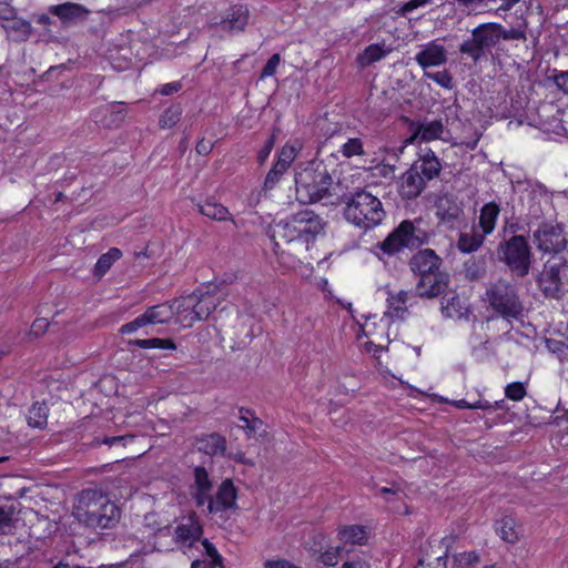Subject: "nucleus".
I'll return each instance as SVG.
<instances>
[{
    "label": "nucleus",
    "mask_w": 568,
    "mask_h": 568,
    "mask_svg": "<svg viewBox=\"0 0 568 568\" xmlns=\"http://www.w3.org/2000/svg\"><path fill=\"white\" fill-rule=\"evenodd\" d=\"M74 515L89 528L108 529L119 523L121 510L100 490L85 489L79 495Z\"/></svg>",
    "instance_id": "1"
},
{
    "label": "nucleus",
    "mask_w": 568,
    "mask_h": 568,
    "mask_svg": "<svg viewBox=\"0 0 568 568\" xmlns=\"http://www.w3.org/2000/svg\"><path fill=\"white\" fill-rule=\"evenodd\" d=\"M332 183V176L322 162L311 161L295 169L296 199L303 204L328 196Z\"/></svg>",
    "instance_id": "2"
},
{
    "label": "nucleus",
    "mask_w": 568,
    "mask_h": 568,
    "mask_svg": "<svg viewBox=\"0 0 568 568\" xmlns=\"http://www.w3.org/2000/svg\"><path fill=\"white\" fill-rule=\"evenodd\" d=\"M323 231L321 217L312 211H302L286 221L278 222L273 229V242L283 240L286 243L308 245ZM308 246H306V250Z\"/></svg>",
    "instance_id": "3"
},
{
    "label": "nucleus",
    "mask_w": 568,
    "mask_h": 568,
    "mask_svg": "<svg viewBox=\"0 0 568 568\" xmlns=\"http://www.w3.org/2000/svg\"><path fill=\"white\" fill-rule=\"evenodd\" d=\"M345 219L362 230H372L379 225L385 217L381 200L367 191H359L347 200Z\"/></svg>",
    "instance_id": "4"
},
{
    "label": "nucleus",
    "mask_w": 568,
    "mask_h": 568,
    "mask_svg": "<svg viewBox=\"0 0 568 568\" xmlns=\"http://www.w3.org/2000/svg\"><path fill=\"white\" fill-rule=\"evenodd\" d=\"M219 298L206 291H196L174 300L175 321L183 327H191L195 322L206 320L217 307Z\"/></svg>",
    "instance_id": "5"
},
{
    "label": "nucleus",
    "mask_w": 568,
    "mask_h": 568,
    "mask_svg": "<svg viewBox=\"0 0 568 568\" xmlns=\"http://www.w3.org/2000/svg\"><path fill=\"white\" fill-rule=\"evenodd\" d=\"M489 306L506 320L519 318L523 314V305L515 288L505 281L491 284L485 294Z\"/></svg>",
    "instance_id": "6"
},
{
    "label": "nucleus",
    "mask_w": 568,
    "mask_h": 568,
    "mask_svg": "<svg viewBox=\"0 0 568 568\" xmlns=\"http://www.w3.org/2000/svg\"><path fill=\"white\" fill-rule=\"evenodd\" d=\"M503 258L510 271L519 277L529 273L531 253L523 235L510 237L501 247Z\"/></svg>",
    "instance_id": "7"
},
{
    "label": "nucleus",
    "mask_w": 568,
    "mask_h": 568,
    "mask_svg": "<svg viewBox=\"0 0 568 568\" xmlns=\"http://www.w3.org/2000/svg\"><path fill=\"white\" fill-rule=\"evenodd\" d=\"M423 243V234L416 231L414 224L404 221L381 244V250L386 254H395L405 247L419 246Z\"/></svg>",
    "instance_id": "8"
},
{
    "label": "nucleus",
    "mask_w": 568,
    "mask_h": 568,
    "mask_svg": "<svg viewBox=\"0 0 568 568\" xmlns=\"http://www.w3.org/2000/svg\"><path fill=\"white\" fill-rule=\"evenodd\" d=\"M175 317L174 302L163 303L149 307L143 314L120 328L121 334H132L140 329H146L151 325L163 324Z\"/></svg>",
    "instance_id": "9"
},
{
    "label": "nucleus",
    "mask_w": 568,
    "mask_h": 568,
    "mask_svg": "<svg viewBox=\"0 0 568 568\" xmlns=\"http://www.w3.org/2000/svg\"><path fill=\"white\" fill-rule=\"evenodd\" d=\"M568 273V265L560 258L548 260L538 278V285L547 297L559 298L562 292V280Z\"/></svg>",
    "instance_id": "10"
},
{
    "label": "nucleus",
    "mask_w": 568,
    "mask_h": 568,
    "mask_svg": "<svg viewBox=\"0 0 568 568\" xmlns=\"http://www.w3.org/2000/svg\"><path fill=\"white\" fill-rule=\"evenodd\" d=\"M0 26L9 39L26 40L31 33V24L17 16V10L9 3H0Z\"/></svg>",
    "instance_id": "11"
},
{
    "label": "nucleus",
    "mask_w": 568,
    "mask_h": 568,
    "mask_svg": "<svg viewBox=\"0 0 568 568\" xmlns=\"http://www.w3.org/2000/svg\"><path fill=\"white\" fill-rule=\"evenodd\" d=\"M194 483L191 485V496L197 508L209 506L213 497V480L204 466H196L193 469Z\"/></svg>",
    "instance_id": "12"
},
{
    "label": "nucleus",
    "mask_w": 568,
    "mask_h": 568,
    "mask_svg": "<svg viewBox=\"0 0 568 568\" xmlns=\"http://www.w3.org/2000/svg\"><path fill=\"white\" fill-rule=\"evenodd\" d=\"M248 17L250 11L247 7L237 3L231 6L219 21H212V26L230 33H239L244 31L247 26Z\"/></svg>",
    "instance_id": "13"
},
{
    "label": "nucleus",
    "mask_w": 568,
    "mask_h": 568,
    "mask_svg": "<svg viewBox=\"0 0 568 568\" xmlns=\"http://www.w3.org/2000/svg\"><path fill=\"white\" fill-rule=\"evenodd\" d=\"M237 488L232 479H224L217 488L215 496L206 508L209 514H217L236 508Z\"/></svg>",
    "instance_id": "14"
},
{
    "label": "nucleus",
    "mask_w": 568,
    "mask_h": 568,
    "mask_svg": "<svg viewBox=\"0 0 568 568\" xmlns=\"http://www.w3.org/2000/svg\"><path fill=\"white\" fill-rule=\"evenodd\" d=\"M437 216L449 227H458L464 222L463 202L452 195H444L437 202Z\"/></svg>",
    "instance_id": "15"
},
{
    "label": "nucleus",
    "mask_w": 568,
    "mask_h": 568,
    "mask_svg": "<svg viewBox=\"0 0 568 568\" xmlns=\"http://www.w3.org/2000/svg\"><path fill=\"white\" fill-rule=\"evenodd\" d=\"M415 60L423 69L440 67L447 62V50L439 40H432L420 47Z\"/></svg>",
    "instance_id": "16"
},
{
    "label": "nucleus",
    "mask_w": 568,
    "mask_h": 568,
    "mask_svg": "<svg viewBox=\"0 0 568 568\" xmlns=\"http://www.w3.org/2000/svg\"><path fill=\"white\" fill-rule=\"evenodd\" d=\"M203 528L194 516H190L186 523H181L175 527L174 540L182 547L191 548L193 544L200 540Z\"/></svg>",
    "instance_id": "17"
},
{
    "label": "nucleus",
    "mask_w": 568,
    "mask_h": 568,
    "mask_svg": "<svg viewBox=\"0 0 568 568\" xmlns=\"http://www.w3.org/2000/svg\"><path fill=\"white\" fill-rule=\"evenodd\" d=\"M444 133V125L440 121H426L413 126V134L405 140L404 146L416 141L430 142L440 139Z\"/></svg>",
    "instance_id": "18"
},
{
    "label": "nucleus",
    "mask_w": 568,
    "mask_h": 568,
    "mask_svg": "<svg viewBox=\"0 0 568 568\" xmlns=\"http://www.w3.org/2000/svg\"><path fill=\"white\" fill-rule=\"evenodd\" d=\"M535 240L538 248L546 253L558 252L565 247V237L555 227L539 229L535 233Z\"/></svg>",
    "instance_id": "19"
},
{
    "label": "nucleus",
    "mask_w": 568,
    "mask_h": 568,
    "mask_svg": "<svg viewBox=\"0 0 568 568\" xmlns=\"http://www.w3.org/2000/svg\"><path fill=\"white\" fill-rule=\"evenodd\" d=\"M424 187V179L419 174L417 165L407 170L398 182V190L403 197L413 199L419 195Z\"/></svg>",
    "instance_id": "20"
},
{
    "label": "nucleus",
    "mask_w": 568,
    "mask_h": 568,
    "mask_svg": "<svg viewBox=\"0 0 568 568\" xmlns=\"http://www.w3.org/2000/svg\"><path fill=\"white\" fill-rule=\"evenodd\" d=\"M226 444V438L220 433L203 434L196 438L199 452L211 457H224Z\"/></svg>",
    "instance_id": "21"
},
{
    "label": "nucleus",
    "mask_w": 568,
    "mask_h": 568,
    "mask_svg": "<svg viewBox=\"0 0 568 568\" xmlns=\"http://www.w3.org/2000/svg\"><path fill=\"white\" fill-rule=\"evenodd\" d=\"M439 267V257L432 250H422L410 260L413 272L423 276L425 274L436 273Z\"/></svg>",
    "instance_id": "22"
},
{
    "label": "nucleus",
    "mask_w": 568,
    "mask_h": 568,
    "mask_svg": "<svg viewBox=\"0 0 568 568\" xmlns=\"http://www.w3.org/2000/svg\"><path fill=\"white\" fill-rule=\"evenodd\" d=\"M413 294L406 291H400L395 294H390L387 297V311L386 315L392 320H404L408 314V305Z\"/></svg>",
    "instance_id": "23"
},
{
    "label": "nucleus",
    "mask_w": 568,
    "mask_h": 568,
    "mask_svg": "<svg viewBox=\"0 0 568 568\" xmlns=\"http://www.w3.org/2000/svg\"><path fill=\"white\" fill-rule=\"evenodd\" d=\"M49 12L58 17L63 22H72L80 19H85L89 14V10L79 3L64 2L61 4H54L49 8Z\"/></svg>",
    "instance_id": "24"
},
{
    "label": "nucleus",
    "mask_w": 568,
    "mask_h": 568,
    "mask_svg": "<svg viewBox=\"0 0 568 568\" xmlns=\"http://www.w3.org/2000/svg\"><path fill=\"white\" fill-rule=\"evenodd\" d=\"M473 37L477 39L484 50H489L500 41L499 24H481L473 30Z\"/></svg>",
    "instance_id": "25"
},
{
    "label": "nucleus",
    "mask_w": 568,
    "mask_h": 568,
    "mask_svg": "<svg viewBox=\"0 0 568 568\" xmlns=\"http://www.w3.org/2000/svg\"><path fill=\"white\" fill-rule=\"evenodd\" d=\"M442 312L446 317L460 318L468 313V306L464 298L456 293H448L442 298Z\"/></svg>",
    "instance_id": "26"
},
{
    "label": "nucleus",
    "mask_w": 568,
    "mask_h": 568,
    "mask_svg": "<svg viewBox=\"0 0 568 568\" xmlns=\"http://www.w3.org/2000/svg\"><path fill=\"white\" fill-rule=\"evenodd\" d=\"M444 287L445 283L437 272L420 276L417 285L418 294L426 297L439 295Z\"/></svg>",
    "instance_id": "27"
},
{
    "label": "nucleus",
    "mask_w": 568,
    "mask_h": 568,
    "mask_svg": "<svg viewBox=\"0 0 568 568\" xmlns=\"http://www.w3.org/2000/svg\"><path fill=\"white\" fill-rule=\"evenodd\" d=\"M499 213L500 207L495 202L486 203L481 207L478 225L480 232L484 233L486 236L494 232Z\"/></svg>",
    "instance_id": "28"
},
{
    "label": "nucleus",
    "mask_w": 568,
    "mask_h": 568,
    "mask_svg": "<svg viewBox=\"0 0 568 568\" xmlns=\"http://www.w3.org/2000/svg\"><path fill=\"white\" fill-rule=\"evenodd\" d=\"M485 237L484 233L473 227L470 231L460 232L457 247L463 253L475 252L481 246Z\"/></svg>",
    "instance_id": "29"
},
{
    "label": "nucleus",
    "mask_w": 568,
    "mask_h": 568,
    "mask_svg": "<svg viewBox=\"0 0 568 568\" xmlns=\"http://www.w3.org/2000/svg\"><path fill=\"white\" fill-rule=\"evenodd\" d=\"M199 212L214 221H232L231 213L226 206L212 200L196 204Z\"/></svg>",
    "instance_id": "30"
},
{
    "label": "nucleus",
    "mask_w": 568,
    "mask_h": 568,
    "mask_svg": "<svg viewBox=\"0 0 568 568\" xmlns=\"http://www.w3.org/2000/svg\"><path fill=\"white\" fill-rule=\"evenodd\" d=\"M128 351L134 352L135 347L141 349H168L175 351V344L170 338H144L128 341Z\"/></svg>",
    "instance_id": "31"
},
{
    "label": "nucleus",
    "mask_w": 568,
    "mask_h": 568,
    "mask_svg": "<svg viewBox=\"0 0 568 568\" xmlns=\"http://www.w3.org/2000/svg\"><path fill=\"white\" fill-rule=\"evenodd\" d=\"M202 546L204 548V554L210 558V560L196 559L192 562L191 568H224L223 557L219 554L215 546L209 539H203Z\"/></svg>",
    "instance_id": "32"
},
{
    "label": "nucleus",
    "mask_w": 568,
    "mask_h": 568,
    "mask_svg": "<svg viewBox=\"0 0 568 568\" xmlns=\"http://www.w3.org/2000/svg\"><path fill=\"white\" fill-rule=\"evenodd\" d=\"M18 514L19 510L13 504L0 500V535H9L13 532L18 521V518H16Z\"/></svg>",
    "instance_id": "33"
},
{
    "label": "nucleus",
    "mask_w": 568,
    "mask_h": 568,
    "mask_svg": "<svg viewBox=\"0 0 568 568\" xmlns=\"http://www.w3.org/2000/svg\"><path fill=\"white\" fill-rule=\"evenodd\" d=\"M497 535L506 542L515 544L519 538L516 520L511 516H504L495 524Z\"/></svg>",
    "instance_id": "34"
},
{
    "label": "nucleus",
    "mask_w": 568,
    "mask_h": 568,
    "mask_svg": "<svg viewBox=\"0 0 568 568\" xmlns=\"http://www.w3.org/2000/svg\"><path fill=\"white\" fill-rule=\"evenodd\" d=\"M371 318H375V316L367 317L364 324L357 323L356 333H357V339H358L361 351L364 353H367V354H371V353L376 354L378 352H382L383 349L379 345H377L373 341L368 339V335L372 334L371 323H369Z\"/></svg>",
    "instance_id": "35"
},
{
    "label": "nucleus",
    "mask_w": 568,
    "mask_h": 568,
    "mask_svg": "<svg viewBox=\"0 0 568 568\" xmlns=\"http://www.w3.org/2000/svg\"><path fill=\"white\" fill-rule=\"evenodd\" d=\"M49 408L44 402H36L27 416L28 425L33 428L43 429L48 424Z\"/></svg>",
    "instance_id": "36"
},
{
    "label": "nucleus",
    "mask_w": 568,
    "mask_h": 568,
    "mask_svg": "<svg viewBox=\"0 0 568 568\" xmlns=\"http://www.w3.org/2000/svg\"><path fill=\"white\" fill-rule=\"evenodd\" d=\"M122 257V252L118 247L110 248L106 253L102 254L97 261L93 274L98 278H101L111 266Z\"/></svg>",
    "instance_id": "37"
},
{
    "label": "nucleus",
    "mask_w": 568,
    "mask_h": 568,
    "mask_svg": "<svg viewBox=\"0 0 568 568\" xmlns=\"http://www.w3.org/2000/svg\"><path fill=\"white\" fill-rule=\"evenodd\" d=\"M452 541H453L452 537L443 538L442 544L446 546V551L444 552V555H439V556L426 555L418 560L415 568H447L448 547Z\"/></svg>",
    "instance_id": "38"
},
{
    "label": "nucleus",
    "mask_w": 568,
    "mask_h": 568,
    "mask_svg": "<svg viewBox=\"0 0 568 568\" xmlns=\"http://www.w3.org/2000/svg\"><path fill=\"white\" fill-rule=\"evenodd\" d=\"M240 412V420L244 424L243 428L247 437H252L256 434V432L262 427L263 420L255 416L254 412L250 408L241 407Z\"/></svg>",
    "instance_id": "39"
},
{
    "label": "nucleus",
    "mask_w": 568,
    "mask_h": 568,
    "mask_svg": "<svg viewBox=\"0 0 568 568\" xmlns=\"http://www.w3.org/2000/svg\"><path fill=\"white\" fill-rule=\"evenodd\" d=\"M338 536L343 542L351 545H363L367 538L366 530L358 525L345 527L338 532Z\"/></svg>",
    "instance_id": "40"
},
{
    "label": "nucleus",
    "mask_w": 568,
    "mask_h": 568,
    "mask_svg": "<svg viewBox=\"0 0 568 568\" xmlns=\"http://www.w3.org/2000/svg\"><path fill=\"white\" fill-rule=\"evenodd\" d=\"M302 148L303 143L300 140L287 142L278 151L276 160L287 166H291L298 153L302 151Z\"/></svg>",
    "instance_id": "41"
},
{
    "label": "nucleus",
    "mask_w": 568,
    "mask_h": 568,
    "mask_svg": "<svg viewBox=\"0 0 568 568\" xmlns=\"http://www.w3.org/2000/svg\"><path fill=\"white\" fill-rule=\"evenodd\" d=\"M387 50L382 44L375 43L368 45L364 52L358 57V61L362 65H368L376 61L382 60L386 57Z\"/></svg>",
    "instance_id": "42"
},
{
    "label": "nucleus",
    "mask_w": 568,
    "mask_h": 568,
    "mask_svg": "<svg viewBox=\"0 0 568 568\" xmlns=\"http://www.w3.org/2000/svg\"><path fill=\"white\" fill-rule=\"evenodd\" d=\"M419 174H423L426 179L432 180L437 176L440 171V163L438 159L432 153V155H425L420 160Z\"/></svg>",
    "instance_id": "43"
},
{
    "label": "nucleus",
    "mask_w": 568,
    "mask_h": 568,
    "mask_svg": "<svg viewBox=\"0 0 568 568\" xmlns=\"http://www.w3.org/2000/svg\"><path fill=\"white\" fill-rule=\"evenodd\" d=\"M479 562V556L475 551L453 555L452 568H475Z\"/></svg>",
    "instance_id": "44"
},
{
    "label": "nucleus",
    "mask_w": 568,
    "mask_h": 568,
    "mask_svg": "<svg viewBox=\"0 0 568 568\" xmlns=\"http://www.w3.org/2000/svg\"><path fill=\"white\" fill-rule=\"evenodd\" d=\"M527 22L524 21L520 26L510 29H504L499 24L500 40H526L527 39Z\"/></svg>",
    "instance_id": "45"
},
{
    "label": "nucleus",
    "mask_w": 568,
    "mask_h": 568,
    "mask_svg": "<svg viewBox=\"0 0 568 568\" xmlns=\"http://www.w3.org/2000/svg\"><path fill=\"white\" fill-rule=\"evenodd\" d=\"M341 153L346 158L354 155H362L364 153L363 143L361 139L353 138L348 139L339 149Z\"/></svg>",
    "instance_id": "46"
},
{
    "label": "nucleus",
    "mask_w": 568,
    "mask_h": 568,
    "mask_svg": "<svg viewBox=\"0 0 568 568\" xmlns=\"http://www.w3.org/2000/svg\"><path fill=\"white\" fill-rule=\"evenodd\" d=\"M484 49L477 42V39L473 37L471 40L465 41L460 45V52L468 54L475 61L479 60L484 55Z\"/></svg>",
    "instance_id": "47"
},
{
    "label": "nucleus",
    "mask_w": 568,
    "mask_h": 568,
    "mask_svg": "<svg viewBox=\"0 0 568 568\" xmlns=\"http://www.w3.org/2000/svg\"><path fill=\"white\" fill-rule=\"evenodd\" d=\"M181 116V110L178 106L169 108L163 112L160 118V125L163 129H170L174 126Z\"/></svg>",
    "instance_id": "48"
},
{
    "label": "nucleus",
    "mask_w": 568,
    "mask_h": 568,
    "mask_svg": "<svg viewBox=\"0 0 568 568\" xmlns=\"http://www.w3.org/2000/svg\"><path fill=\"white\" fill-rule=\"evenodd\" d=\"M505 395L511 400H520L526 396V387L520 382L510 383L505 387Z\"/></svg>",
    "instance_id": "49"
},
{
    "label": "nucleus",
    "mask_w": 568,
    "mask_h": 568,
    "mask_svg": "<svg viewBox=\"0 0 568 568\" xmlns=\"http://www.w3.org/2000/svg\"><path fill=\"white\" fill-rule=\"evenodd\" d=\"M273 251L278 256L280 263L287 268H293L298 263V260L293 254L286 253L284 250H280L278 242L274 243Z\"/></svg>",
    "instance_id": "50"
},
{
    "label": "nucleus",
    "mask_w": 568,
    "mask_h": 568,
    "mask_svg": "<svg viewBox=\"0 0 568 568\" xmlns=\"http://www.w3.org/2000/svg\"><path fill=\"white\" fill-rule=\"evenodd\" d=\"M426 4H429L428 0H408L398 6L395 12L400 17H406L408 13Z\"/></svg>",
    "instance_id": "51"
},
{
    "label": "nucleus",
    "mask_w": 568,
    "mask_h": 568,
    "mask_svg": "<svg viewBox=\"0 0 568 568\" xmlns=\"http://www.w3.org/2000/svg\"><path fill=\"white\" fill-rule=\"evenodd\" d=\"M527 191H528L529 196H531L534 200H537L539 204L541 202L549 201V195H548L547 189L539 183L530 184L529 189Z\"/></svg>",
    "instance_id": "52"
},
{
    "label": "nucleus",
    "mask_w": 568,
    "mask_h": 568,
    "mask_svg": "<svg viewBox=\"0 0 568 568\" xmlns=\"http://www.w3.org/2000/svg\"><path fill=\"white\" fill-rule=\"evenodd\" d=\"M280 63H281V55L278 53H274L268 59L266 64L264 65L262 73H261V79H265V78H270V77L274 75Z\"/></svg>",
    "instance_id": "53"
},
{
    "label": "nucleus",
    "mask_w": 568,
    "mask_h": 568,
    "mask_svg": "<svg viewBox=\"0 0 568 568\" xmlns=\"http://www.w3.org/2000/svg\"><path fill=\"white\" fill-rule=\"evenodd\" d=\"M426 77L443 88L449 89L452 88V77L446 71H438L433 73H426Z\"/></svg>",
    "instance_id": "54"
},
{
    "label": "nucleus",
    "mask_w": 568,
    "mask_h": 568,
    "mask_svg": "<svg viewBox=\"0 0 568 568\" xmlns=\"http://www.w3.org/2000/svg\"><path fill=\"white\" fill-rule=\"evenodd\" d=\"M48 327H49V322L47 318H43V317L37 318L32 323L30 331L28 333L29 338L31 339V336H34V337L41 336L42 334L45 333Z\"/></svg>",
    "instance_id": "55"
},
{
    "label": "nucleus",
    "mask_w": 568,
    "mask_h": 568,
    "mask_svg": "<svg viewBox=\"0 0 568 568\" xmlns=\"http://www.w3.org/2000/svg\"><path fill=\"white\" fill-rule=\"evenodd\" d=\"M341 551V547L329 548L321 555V561L326 566H335Z\"/></svg>",
    "instance_id": "56"
},
{
    "label": "nucleus",
    "mask_w": 568,
    "mask_h": 568,
    "mask_svg": "<svg viewBox=\"0 0 568 568\" xmlns=\"http://www.w3.org/2000/svg\"><path fill=\"white\" fill-rule=\"evenodd\" d=\"M496 0H457L458 4L464 7L468 13H471L483 6H487L489 2Z\"/></svg>",
    "instance_id": "57"
},
{
    "label": "nucleus",
    "mask_w": 568,
    "mask_h": 568,
    "mask_svg": "<svg viewBox=\"0 0 568 568\" xmlns=\"http://www.w3.org/2000/svg\"><path fill=\"white\" fill-rule=\"evenodd\" d=\"M283 175L276 172V170L271 169L264 180V190L271 191L273 190L277 183L282 180Z\"/></svg>",
    "instance_id": "58"
},
{
    "label": "nucleus",
    "mask_w": 568,
    "mask_h": 568,
    "mask_svg": "<svg viewBox=\"0 0 568 568\" xmlns=\"http://www.w3.org/2000/svg\"><path fill=\"white\" fill-rule=\"evenodd\" d=\"M554 124L550 123L549 126H546L547 131H551L557 135L567 134L568 135V128L564 124V121L561 118L555 119Z\"/></svg>",
    "instance_id": "59"
},
{
    "label": "nucleus",
    "mask_w": 568,
    "mask_h": 568,
    "mask_svg": "<svg viewBox=\"0 0 568 568\" xmlns=\"http://www.w3.org/2000/svg\"><path fill=\"white\" fill-rule=\"evenodd\" d=\"M274 138L272 136L265 142L264 146L258 151L257 160L260 163H264L266 161V159L270 156L272 152Z\"/></svg>",
    "instance_id": "60"
},
{
    "label": "nucleus",
    "mask_w": 568,
    "mask_h": 568,
    "mask_svg": "<svg viewBox=\"0 0 568 568\" xmlns=\"http://www.w3.org/2000/svg\"><path fill=\"white\" fill-rule=\"evenodd\" d=\"M556 85L568 93V71L560 72L554 77Z\"/></svg>",
    "instance_id": "61"
},
{
    "label": "nucleus",
    "mask_w": 568,
    "mask_h": 568,
    "mask_svg": "<svg viewBox=\"0 0 568 568\" xmlns=\"http://www.w3.org/2000/svg\"><path fill=\"white\" fill-rule=\"evenodd\" d=\"M181 89V84L179 82H171L162 85L160 89L161 94L163 95H170L174 92H178Z\"/></svg>",
    "instance_id": "62"
},
{
    "label": "nucleus",
    "mask_w": 568,
    "mask_h": 568,
    "mask_svg": "<svg viewBox=\"0 0 568 568\" xmlns=\"http://www.w3.org/2000/svg\"><path fill=\"white\" fill-rule=\"evenodd\" d=\"M112 114L115 115L116 121H122L124 118L123 103L116 102L109 106Z\"/></svg>",
    "instance_id": "63"
},
{
    "label": "nucleus",
    "mask_w": 568,
    "mask_h": 568,
    "mask_svg": "<svg viewBox=\"0 0 568 568\" xmlns=\"http://www.w3.org/2000/svg\"><path fill=\"white\" fill-rule=\"evenodd\" d=\"M342 568H369V565L366 561L358 559V560L345 561L342 565Z\"/></svg>",
    "instance_id": "64"
}]
</instances>
